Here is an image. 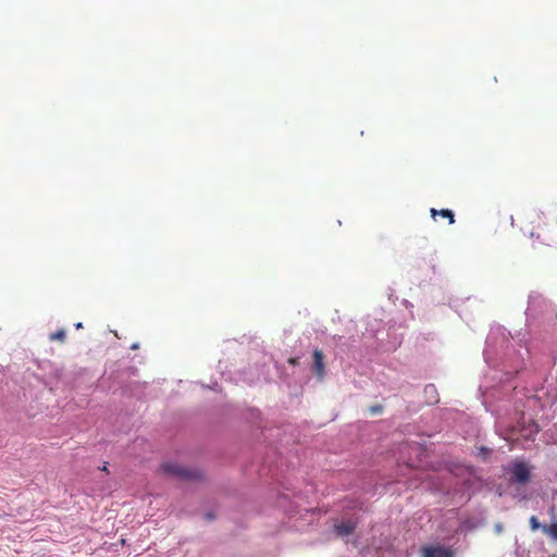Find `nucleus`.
<instances>
[{
  "label": "nucleus",
  "instance_id": "obj_11",
  "mask_svg": "<svg viewBox=\"0 0 557 557\" xmlns=\"http://www.w3.org/2000/svg\"><path fill=\"white\" fill-rule=\"evenodd\" d=\"M288 363L292 364V366H296V364H298V359L297 358H289L288 359Z\"/></svg>",
  "mask_w": 557,
  "mask_h": 557
},
{
  "label": "nucleus",
  "instance_id": "obj_8",
  "mask_svg": "<svg viewBox=\"0 0 557 557\" xmlns=\"http://www.w3.org/2000/svg\"><path fill=\"white\" fill-rule=\"evenodd\" d=\"M65 337H66V333H65V330H63V329H60L49 335V339L52 342L59 341V342L63 343L65 341Z\"/></svg>",
  "mask_w": 557,
  "mask_h": 557
},
{
  "label": "nucleus",
  "instance_id": "obj_9",
  "mask_svg": "<svg viewBox=\"0 0 557 557\" xmlns=\"http://www.w3.org/2000/svg\"><path fill=\"white\" fill-rule=\"evenodd\" d=\"M530 522V527L533 531L537 530V529H542V524L539 522L537 518L535 516H532L529 520Z\"/></svg>",
  "mask_w": 557,
  "mask_h": 557
},
{
  "label": "nucleus",
  "instance_id": "obj_4",
  "mask_svg": "<svg viewBox=\"0 0 557 557\" xmlns=\"http://www.w3.org/2000/svg\"><path fill=\"white\" fill-rule=\"evenodd\" d=\"M324 356L322 350L315 349L313 351V370L319 379H322L325 374Z\"/></svg>",
  "mask_w": 557,
  "mask_h": 557
},
{
  "label": "nucleus",
  "instance_id": "obj_7",
  "mask_svg": "<svg viewBox=\"0 0 557 557\" xmlns=\"http://www.w3.org/2000/svg\"><path fill=\"white\" fill-rule=\"evenodd\" d=\"M542 531L554 540H557V522L544 524Z\"/></svg>",
  "mask_w": 557,
  "mask_h": 557
},
{
  "label": "nucleus",
  "instance_id": "obj_1",
  "mask_svg": "<svg viewBox=\"0 0 557 557\" xmlns=\"http://www.w3.org/2000/svg\"><path fill=\"white\" fill-rule=\"evenodd\" d=\"M161 470L163 473L183 481L198 480L201 478V472L199 470L185 468L175 462L162 463Z\"/></svg>",
  "mask_w": 557,
  "mask_h": 557
},
{
  "label": "nucleus",
  "instance_id": "obj_2",
  "mask_svg": "<svg viewBox=\"0 0 557 557\" xmlns=\"http://www.w3.org/2000/svg\"><path fill=\"white\" fill-rule=\"evenodd\" d=\"M512 481L524 484L530 480V470L524 462H515L511 467Z\"/></svg>",
  "mask_w": 557,
  "mask_h": 557
},
{
  "label": "nucleus",
  "instance_id": "obj_10",
  "mask_svg": "<svg viewBox=\"0 0 557 557\" xmlns=\"http://www.w3.org/2000/svg\"><path fill=\"white\" fill-rule=\"evenodd\" d=\"M370 411L372 413H380L382 411V407L379 406V405L377 406H373V407L370 408Z\"/></svg>",
  "mask_w": 557,
  "mask_h": 557
},
{
  "label": "nucleus",
  "instance_id": "obj_13",
  "mask_svg": "<svg viewBox=\"0 0 557 557\" xmlns=\"http://www.w3.org/2000/svg\"><path fill=\"white\" fill-rule=\"evenodd\" d=\"M101 471H104V472H107V473H108V471H109V470H108V466H107V465H103V467L101 468Z\"/></svg>",
  "mask_w": 557,
  "mask_h": 557
},
{
  "label": "nucleus",
  "instance_id": "obj_12",
  "mask_svg": "<svg viewBox=\"0 0 557 557\" xmlns=\"http://www.w3.org/2000/svg\"><path fill=\"white\" fill-rule=\"evenodd\" d=\"M75 327H76L77 330L83 329V323H82V322L76 323V324H75Z\"/></svg>",
  "mask_w": 557,
  "mask_h": 557
},
{
  "label": "nucleus",
  "instance_id": "obj_5",
  "mask_svg": "<svg viewBox=\"0 0 557 557\" xmlns=\"http://www.w3.org/2000/svg\"><path fill=\"white\" fill-rule=\"evenodd\" d=\"M355 529H356V523L350 520L343 521V522L334 525L335 533L338 536H347V535L351 534L355 531Z\"/></svg>",
  "mask_w": 557,
  "mask_h": 557
},
{
  "label": "nucleus",
  "instance_id": "obj_3",
  "mask_svg": "<svg viewBox=\"0 0 557 557\" xmlns=\"http://www.w3.org/2000/svg\"><path fill=\"white\" fill-rule=\"evenodd\" d=\"M421 557H454L453 550L442 545L424 546L421 549Z\"/></svg>",
  "mask_w": 557,
  "mask_h": 557
},
{
  "label": "nucleus",
  "instance_id": "obj_6",
  "mask_svg": "<svg viewBox=\"0 0 557 557\" xmlns=\"http://www.w3.org/2000/svg\"><path fill=\"white\" fill-rule=\"evenodd\" d=\"M430 212L433 219H435L436 215H441L442 218L448 219L449 224H453L455 222L454 212L449 209L436 210L432 208Z\"/></svg>",
  "mask_w": 557,
  "mask_h": 557
}]
</instances>
